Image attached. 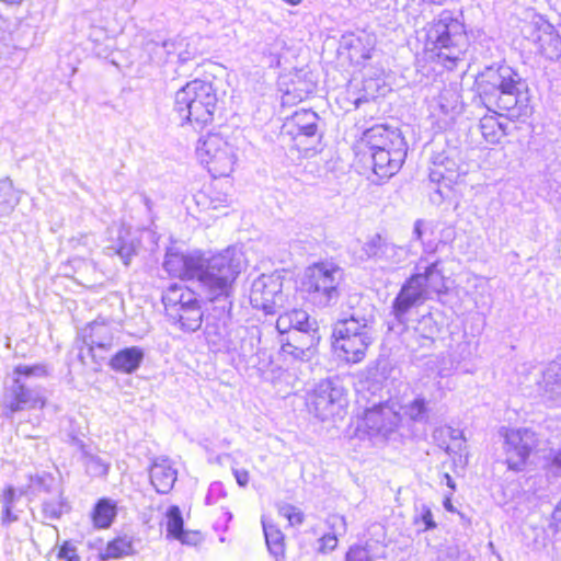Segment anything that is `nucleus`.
Masks as SVG:
<instances>
[{"mask_svg":"<svg viewBox=\"0 0 561 561\" xmlns=\"http://www.w3.org/2000/svg\"><path fill=\"white\" fill-rule=\"evenodd\" d=\"M262 525L270 553L276 561H283L285 557L284 535L275 525L267 523L264 518Z\"/></svg>","mask_w":561,"mask_h":561,"instance_id":"27","label":"nucleus"},{"mask_svg":"<svg viewBox=\"0 0 561 561\" xmlns=\"http://www.w3.org/2000/svg\"><path fill=\"white\" fill-rule=\"evenodd\" d=\"M438 102L443 113L449 114L457 112L459 106V94L456 90L446 89L440 93Z\"/></svg>","mask_w":561,"mask_h":561,"instance_id":"41","label":"nucleus"},{"mask_svg":"<svg viewBox=\"0 0 561 561\" xmlns=\"http://www.w3.org/2000/svg\"><path fill=\"white\" fill-rule=\"evenodd\" d=\"M167 316L188 332L197 331L203 322L201 300L195 291L181 284H171L162 295Z\"/></svg>","mask_w":561,"mask_h":561,"instance_id":"10","label":"nucleus"},{"mask_svg":"<svg viewBox=\"0 0 561 561\" xmlns=\"http://www.w3.org/2000/svg\"><path fill=\"white\" fill-rule=\"evenodd\" d=\"M327 524L331 533L337 536H343L346 533V522L344 516L331 515L327 519Z\"/></svg>","mask_w":561,"mask_h":561,"instance_id":"48","label":"nucleus"},{"mask_svg":"<svg viewBox=\"0 0 561 561\" xmlns=\"http://www.w3.org/2000/svg\"><path fill=\"white\" fill-rule=\"evenodd\" d=\"M383 238L380 234H375L363 245V252L369 259L378 261L379 252L382 247Z\"/></svg>","mask_w":561,"mask_h":561,"instance_id":"44","label":"nucleus"},{"mask_svg":"<svg viewBox=\"0 0 561 561\" xmlns=\"http://www.w3.org/2000/svg\"><path fill=\"white\" fill-rule=\"evenodd\" d=\"M22 495H27V491H24V489H20L19 493L16 490L9 485L7 486L1 496H0V503H1V524L2 526H9L12 523H15L19 520V515L16 512H14V506L18 500Z\"/></svg>","mask_w":561,"mask_h":561,"instance_id":"25","label":"nucleus"},{"mask_svg":"<svg viewBox=\"0 0 561 561\" xmlns=\"http://www.w3.org/2000/svg\"><path fill=\"white\" fill-rule=\"evenodd\" d=\"M420 518L423 522V524L425 526V529H431V528H434L436 526L435 522L433 520L432 512H431V510L428 507L424 506L422 508V512L420 514Z\"/></svg>","mask_w":561,"mask_h":561,"instance_id":"55","label":"nucleus"},{"mask_svg":"<svg viewBox=\"0 0 561 561\" xmlns=\"http://www.w3.org/2000/svg\"><path fill=\"white\" fill-rule=\"evenodd\" d=\"M318 121L319 116L316 112L299 110L293 114L285 127L289 128L288 133L299 145L302 144L304 138L314 142L318 138Z\"/></svg>","mask_w":561,"mask_h":561,"instance_id":"19","label":"nucleus"},{"mask_svg":"<svg viewBox=\"0 0 561 561\" xmlns=\"http://www.w3.org/2000/svg\"><path fill=\"white\" fill-rule=\"evenodd\" d=\"M308 341H304L299 344H296L298 341V336H296V341L291 339V341H287L283 343L280 346V355L287 359L291 358L294 360H308L311 356V344L312 337L308 336Z\"/></svg>","mask_w":561,"mask_h":561,"instance_id":"31","label":"nucleus"},{"mask_svg":"<svg viewBox=\"0 0 561 561\" xmlns=\"http://www.w3.org/2000/svg\"><path fill=\"white\" fill-rule=\"evenodd\" d=\"M278 513L280 516L285 517L291 526L300 525L304 522L301 511L290 504L279 505Z\"/></svg>","mask_w":561,"mask_h":561,"instance_id":"43","label":"nucleus"},{"mask_svg":"<svg viewBox=\"0 0 561 561\" xmlns=\"http://www.w3.org/2000/svg\"><path fill=\"white\" fill-rule=\"evenodd\" d=\"M480 98L489 111L505 112L511 121L530 116V95L527 82L511 66L492 65L479 76Z\"/></svg>","mask_w":561,"mask_h":561,"instance_id":"2","label":"nucleus"},{"mask_svg":"<svg viewBox=\"0 0 561 561\" xmlns=\"http://www.w3.org/2000/svg\"><path fill=\"white\" fill-rule=\"evenodd\" d=\"M50 368L45 363L34 365L20 364L12 371V382L5 387L3 394V405L7 410V416L13 413L43 408L45 400L41 389L32 387L30 381L33 378H46Z\"/></svg>","mask_w":561,"mask_h":561,"instance_id":"7","label":"nucleus"},{"mask_svg":"<svg viewBox=\"0 0 561 561\" xmlns=\"http://www.w3.org/2000/svg\"><path fill=\"white\" fill-rule=\"evenodd\" d=\"M308 407L321 421L342 417L347 407L344 387L339 380H321L309 394Z\"/></svg>","mask_w":561,"mask_h":561,"instance_id":"12","label":"nucleus"},{"mask_svg":"<svg viewBox=\"0 0 561 561\" xmlns=\"http://www.w3.org/2000/svg\"><path fill=\"white\" fill-rule=\"evenodd\" d=\"M551 526L556 531L561 533V500L552 512Z\"/></svg>","mask_w":561,"mask_h":561,"instance_id":"54","label":"nucleus"},{"mask_svg":"<svg viewBox=\"0 0 561 561\" xmlns=\"http://www.w3.org/2000/svg\"><path fill=\"white\" fill-rule=\"evenodd\" d=\"M389 363L388 360H378L377 364L374 367L368 368V377H367V390L370 389V387L374 388L373 396H376L377 390H381V381L387 379V374L389 371Z\"/></svg>","mask_w":561,"mask_h":561,"instance_id":"36","label":"nucleus"},{"mask_svg":"<svg viewBox=\"0 0 561 561\" xmlns=\"http://www.w3.org/2000/svg\"><path fill=\"white\" fill-rule=\"evenodd\" d=\"M179 58L181 59V61H186L188 59V57L185 56L183 53H179Z\"/></svg>","mask_w":561,"mask_h":561,"instance_id":"59","label":"nucleus"},{"mask_svg":"<svg viewBox=\"0 0 561 561\" xmlns=\"http://www.w3.org/2000/svg\"><path fill=\"white\" fill-rule=\"evenodd\" d=\"M371 56H370V51L369 50H365L363 54H362V58L363 59H369Z\"/></svg>","mask_w":561,"mask_h":561,"instance_id":"58","label":"nucleus"},{"mask_svg":"<svg viewBox=\"0 0 561 561\" xmlns=\"http://www.w3.org/2000/svg\"><path fill=\"white\" fill-rule=\"evenodd\" d=\"M434 157L435 158H440L443 160V161H440L442 164L444 165V167H442V169H443V171L446 172V175H447V186H449L459 176V165H458V163L453 158L447 156L445 152L437 153Z\"/></svg>","mask_w":561,"mask_h":561,"instance_id":"42","label":"nucleus"},{"mask_svg":"<svg viewBox=\"0 0 561 561\" xmlns=\"http://www.w3.org/2000/svg\"><path fill=\"white\" fill-rule=\"evenodd\" d=\"M374 320L373 311L359 306L350 305L347 310H342L332 331V346L340 357L352 364L365 358L374 341Z\"/></svg>","mask_w":561,"mask_h":561,"instance_id":"3","label":"nucleus"},{"mask_svg":"<svg viewBox=\"0 0 561 561\" xmlns=\"http://www.w3.org/2000/svg\"><path fill=\"white\" fill-rule=\"evenodd\" d=\"M494 113L495 115H485L480 119V130L483 138L490 144H497L506 135L507 125L500 122L497 115H505V112Z\"/></svg>","mask_w":561,"mask_h":561,"instance_id":"26","label":"nucleus"},{"mask_svg":"<svg viewBox=\"0 0 561 561\" xmlns=\"http://www.w3.org/2000/svg\"><path fill=\"white\" fill-rule=\"evenodd\" d=\"M425 45L438 64L453 70L469 47L462 12L442 11L427 30Z\"/></svg>","mask_w":561,"mask_h":561,"instance_id":"5","label":"nucleus"},{"mask_svg":"<svg viewBox=\"0 0 561 561\" xmlns=\"http://www.w3.org/2000/svg\"><path fill=\"white\" fill-rule=\"evenodd\" d=\"M537 442L536 433L529 428H506L504 451L508 469L522 471Z\"/></svg>","mask_w":561,"mask_h":561,"instance_id":"13","label":"nucleus"},{"mask_svg":"<svg viewBox=\"0 0 561 561\" xmlns=\"http://www.w3.org/2000/svg\"><path fill=\"white\" fill-rule=\"evenodd\" d=\"M68 510V503L60 491L55 492L53 497L42 503V513L47 519H59Z\"/></svg>","mask_w":561,"mask_h":561,"instance_id":"33","label":"nucleus"},{"mask_svg":"<svg viewBox=\"0 0 561 561\" xmlns=\"http://www.w3.org/2000/svg\"><path fill=\"white\" fill-rule=\"evenodd\" d=\"M368 403L371 405L364 409L357 422L356 435L360 439H369L374 445L396 439L402 421L397 402L368 399Z\"/></svg>","mask_w":561,"mask_h":561,"instance_id":"8","label":"nucleus"},{"mask_svg":"<svg viewBox=\"0 0 561 561\" xmlns=\"http://www.w3.org/2000/svg\"><path fill=\"white\" fill-rule=\"evenodd\" d=\"M362 144L368 151L385 149L407 148L403 137L396 129H389L383 125H375L366 129L362 137Z\"/></svg>","mask_w":561,"mask_h":561,"instance_id":"17","label":"nucleus"},{"mask_svg":"<svg viewBox=\"0 0 561 561\" xmlns=\"http://www.w3.org/2000/svg\"><path fill=\"white\" fill-rule=\"evenodd\" d=\"M316 322H310L309 314L302 309H293L278 316L276 328L280 333L290 332V337L296 341L300 333L313 330Z\"/></svg>","mask_w":561,"mask_h":561,"instance_id":"21","label":"nucleus"},{"mask_svg":"<svg viewBox=\"0 0 561 561\" xmlns=\"http://www.w3.org/2000/svg\"><path fill=\"white\" fill-rule=\"evenodd\" d=\"M546 467L548 474L554 478L561 477V447L550 451Z\"/></svg>","mask_w":561,"mask_h":561,"instance_id":"45","label":"nucleus"},{"mask_svg":"<svg viewBox=\"0 0 561 561\" xmlns=\"http://www.w3.org/2000/svg\"><path fill=\"white\" fill-rule=\"evenodd\" d=\"M407 252L402 247L396 245L383 238L378 261L388 265H397L405 260Z\"/></svg>","mask_w":561,"mask_h":561,"instance_id":"35","label":"nucleus"},{"mask_svg":"<svg viewBox=\"0 0 561 561\" xmlns=\"http://www.w3.org/2000/svg\"><path fill=\"white\" fill-rule=\"evenodd\" d=\"M225 496V489L221 482H213L209 488L208 492L206 494L205 501L206 504L211 505L214 504L218 499Z\"/></svg>","mask_w":561,"mask_h":561,"instance_id":"50","label":"nucleus"},{"mask_svg":"<svg viewBox=\"0 0 561 561\" xmlns=\"http://www.w3.org/2000/svg\"><path fill=\"white\" fill-rule=\"evenodd\" d=\"M282 280L279 276H259L251 286L250 301L253 308L263 310L266 314H275L283 307Z\"/></svg>","mask_w":561,"mask_h":561,"instance_id":"14","label":"nucleus"},{"mask_svg":"<svg viewBox=\"0 0 561 561\" xmlns=\"http://www.w3.org/2000/svg\"><path fill=\"white\" fill-rule=\"evenodd\" d=\"M538 394L554 404L561 403V357L551 360L536 380Z\"/></svg>","mask_w":561,"mask_h":561,"instance_id":"18","label":"nucleus"},{"mask_svg":"<svg viewBox=\"0 0 561 561\" xmlns=\"http://www.w3.org/2000/svg\"><path fill=\"white\" fill-rule=\"evenodd\" d=\"M440 161H443L440 158L433 157L428 178L431 182L445 183L447 186V175L446 172L442 169L444 165Z\"/></svg>","mask_w":561,"mask_h":561,"instance_id":"46","label":"nucleus"},{"mask_svg":"<svg viewBox=\"0 0 561 561\" xmlns=\"http://www.w3.org/2000/svg\"><path fill=\"white\" fill-rule=\"evenodd\" d=\"M530 38L538 46V50L547 58L553 60L561 55V38L554 27L547 21L539 19L529 25Z\"/></svg>","mask_w":561,"mask_h":561,"instance_id":"15","label":"nucleus"},{"mask_svg":"<svg viewBox=\"0 0 561 561\" xmlns=\"http://www.w3.org/2000/svg\"><path fill=\"white\" fill-rule=\"evenodd\" d=\"M226 515H227V520H230L232 518V514L231 513L227 512Z\"/></svg>","mask_w":561,"mask_h":561,"instance_id":"60","label":"nucleus"},{"mask_svg":"<svg viewBox=\"0 0 561 561\" xmlns=\"http://www.w3.org/2000/svg\"><path fill=\"white\" fill-rule=\"evenodd\" d=\"M232 473H233V476L236 478L237 483L240 486L244 488V486L248 485L249 478H250L248 470L240 469V468H233L232 469Z\"/></svg>","mask_w":561,"mask_h":561,"instance_id":"53","label":"nucleus"},{"mask_svg":"<svg viewBox=\"0 0 561 561\" xmlns=\"http://www.w3.org/2000/svg\"><path fill=\"white\" fill-rule=\"evenodd\" d=\"M54 484H55L54 477L49 473L43 472L42 474L31 476L30 484H28L27 489H25L24 491H27V494L30 492H32V493L44 492V493H48L51 495L55 493Z\"/></svg>","mask_w":561,"mask_h":561,"instance_id":"38","label":"nucleus"},{"mask_svg":"<svg viewBox=\"0 0 561 561\" xmlns=\"http://www.w3.org/2000/svg\"><path fill=\"white\" fill-rule=\"evenodd\" d=\"M167 536L186 543L184 531V520L182 512L178 505H171L165 512Z\"/></svg>","mask_w":561,"mask_h":561,"instance_id":"30","label":"nucleus"},{"mask_svg":"<svg viewBox=\"0 0 561 561\" xmlns=\"http://www.w3.org/2000/svg\"><path fill=\"white\" fill-rule=\"evenodd\" d=\"M218 105V96L213 83L193 80L179 89L174 95L173 112L180 124L204 127L211 123Z\"/></svg>","mask_w":561,"mask_h":561,"instance_id":"6","label":"nucleus"},{"mask_svg":"<svg viewBox=\"0 0 561 561\" xmlns=\"http://www.w3.org/2000/svg\"><path fill=\"white\" fill-rule=\"evenodd\" d=\"M415 332L425 341L434 342L435 336L439 333V327L432 313H426L419 319Z\"/></svg>","mask_w":561,"mask_h":561,"instance_id":"37","label":"nucleus"},{"mask_svg":"<svg viewBox=\"0 0 561 561\" xmlns=\"http://www.w3.org/2000/svg\"><path fill=\"white\" fill-rule=\"evenodd\" d=\"M196 156L214 178L228 176L237 161L232 145L218 134L201 138L196 146Z\"/></svg>","mask_w":561,"mask_h":561,"instance_id":"11","label":"nucleus"},{"mask_svg":"<svg viewBox=\"0 0 561 561\" xmlns=\"http://www.w3.org/2000/svg\"><path fill=\"white\" fill-rule=\"evenodd\" d=\"M445 479L447 481V485L450 486L451 489H455V483L448 473L445 474Z\"/></svg>","mask_w":561,"mask_h":561,"instance_id":"57","label":"nucleus"},{"mask_svg":"<svg viewBox=\"0 0 561 561\" xmlns=\"http://www.w3.org/2000/svg\"><path fill=\"white\" fill-rule=\"evenodd\" d=\"M403 410L404 414L415 423H427L428 421V402L424 397L417 396L405 404Z\"/></svg>","mask_w":561,"mask_h":561,"instance_id":"34","label":"nucleus"},{"mask_svg":"<svg viewBox=\"0 0 561 561\" xmlns=\"http://www.w3.org/2000/svg\"><path fill=\"white\" fill-rule=\"evenodd\" d=\"M343 270L332 262H319L307 267L301 282L306 299L318 308L337 302L341 296Z\"/></svg>","mask_w":561,"mask_h":561,"instance_id":"9","label":"nucleus"},{"mask_svg":"<svg viewBox=\"0 0 561 561\" xmlns=\"http://www.w3.org/2000/svg\"><path fill=\"white\" fill-rule=\"evenodd\" d=\"M339 537L340 536L334 535L332 533H329V534H325L324 536H322V538L320 539V541H321L320 550L323 552L334 550L337 545Z\"/></svg>","mask_w":561,"mask_h":561,"instance_id":"52","label":"nucleus"},{"mask_svg":"<svg viewBox=\"0 0 561 561\" xmlns=\"http://www.w3.org/2000/svg\"><path fill=\"white\" fill-rule=\"evenodd\" d=\"M345 561H371V559L367 549L354 546L348 549Z\"/></svg>","mask_w":561,"mask_h":561,"instance_id":"49","label":"nucleus"},{"mask_svg":"<svg viewBox=\"0 0 561 561\" xmlns=\"http://www.w3.org/2000/svg\"><path fill=\"white\" fill-rule=\"evenodd\" d=\"M145 357V352L139 346L125 347L118 351L110 360L113 370L124 374L136 371Z\"/></svg>","mask_w":561,"mask_h":561,"instance_id":"22","label":"nucleus"},{"mask_svg":"<svg viewBox=\"0 0 561 561\" xmlns=\"http://www.w3.org/2000/svg\"><path fill=\"white\" fill-rule=\"evenodd\" d=\"M415 270L402 284L391 305V314L400 324H407L408 313L412 308L423 305L446 288L440 260L427 262L425 257H421Z\"/></svg>","mask_w":561,"mask_h":561,"instance_id":"4","label":"nucleus"},{"mask_svg":"<svg viewBox=\"0 0 561 561\" xmlns=\"http://www.w3.org/2000/svg\"><path fill=\"white\" fill-rule=\"evenodd\" d=\"M150 482L160 494H168L178 479V471L169 458H156L150 466Z\"/></svg>","mask_w":561,"mask_h":561,"instance_id":"20","label":"nucleus"},{"mask_svg":"<svg viewBox=\"0 0 561 561\" xmlns=\"http://www.w3.org/2000/svg\"><path fill=\"white\" fill-rule=\"evenodd\" d=\"M449 436L453 440V446H448L446 451L448 454H459V457H461V451L466 448L463 433L459 430L449 428Z\"/></svg>","mask_w":561,"mask_h":561,"instance_id":"47","label":"nucleus"},{"mask_svg":"<svg viewBox=\"0 0 561 561\" xmlns=\"http://www.w3.org/2000/svg\"><path fill=\"white\" fill-rule=\"evenodd\" d=\"M163 267L173 277L196 280L207 300L218 304L216 308L221 313L230 312L234 282L241 272L240 256L236 249L228 248L214 255L169 249Z\"/></svg>","mask_w":561,"mask_h":561,"instance_id":"1","label":"nucleus"},{"mask_svg":"<svg viewBox=\"0 0 561 561\" xmlns=\"http://www.w3.org/2000/svg\"><path fill=\"white\" fill-rule=\"evenodd\" d=\"M83 462L88 474L91 477H104L110 469V463L96 455L84 454Z\"/></svg>","mask_w":561,"mask_h":561,"instance_id":"40","label":"nucleus"},{"mask_svg":"<svg viewBox=\"0 0 561 561\" xmlns=\"http://www.w3.org/2000/svg\"><path fill=\"white\" fill-rule=\"evenodd\" d=\"M176 45L174 41H163L161 44H157V48L163 49L167 55H171L176 53Z\"/></svg>","mask_w":561,"mask_h":561,"instance_id":"56","label":"nucleus"},{"mask_svg":"<svg viewBox=\"0 0 561 561\" xmlns=\"http://www.w3.org/2000/svg\"><path fill=\"white\" fill-rule=\"evenodd\" d=\"M84 342L91 352L95 348L108 350L112 346L113 334L106 324L95 321L91 323L90 333L85 336Z\"/></svg>","mask_w":561,"mask_h":561,"instance_id":"28","label":"nucleus"},{"mask_svg":"<svg viewBox=\"0 0 561 561\" xmlns=\"http://www.w3.org/2000/svg\"><path fill=\"white\" fill-rule=\"evenodd\" d=\"M371 159L373 172L380 180H388L399 172L405 156L407 148L385 149L367 152Z\"/></svg>","mask_w":561,"mask_h":561,"instance_id":"16","label":"nucleus"},{"mask_svg":"<svg viewBox=\"0 0 561 561\" xmlns=\"http://www.w3.org/2000/svg\"><path fill=\"white\" fill-rule=\"evenodd\" d=\"M138 242L128 230L121 229L117 239L105 247L104 253L108 256L117 255L125 265H128L137 252Z\"/></svg>","mask_w":561,"mask_h":561,"instance_id":"23","label":"nucleus"},{"mask_svg":"<svg viewBox=\"0 0 561 561\" xmlns=\"http://www.w3.org/2000/svg\"><path fill=\"white\" fill-rule=\"evenodd\" d=\"M20 202V195L14 190L12 181H0V216L10 215Z\"/></svg>","mask_w":561,"mask_h":561,"instance_id":"32","label":"nucleus"},{"mask_svg":"<svg viewBox=\"0 0 561 561\" xmlns=\"http://www.w3.org/2000/svg\"><path fill=\"white\" fill-rule=\"evenodd\" d=\"M117 515L116 503L111 499H101L94 505L92 520L98 528H108Z\"/></svg>","mask_w":561,"mask_h":561,"instance_id":"29","label":"nucleus"},{"mask_svg":"<svg viewBox=\"0 0 561 561\" xmlns=\"http://www.w3.org/2000/svg\"><path fill=\"white\" fill-rule=\"evenodd\" d=\"M58 558L64 561H80L76 547L68 541L59 548Z\"/></svg>","mask_w":561,"mask_h":561,"instance_id":"51","label":"nucleus"},{"mask_svg":"<svg viewBox=\"0 0 561 561\" xmlns=\"http://www.w3.org/2000/svg\"><path fill=\"white\" fill-rule=\"evenodd\" d=\"M133 550V542L128 537H117L107 543L104 556L106 558H121Z\"/></svg>","mask_w":561,"mask_h":561,"instance_id":"39","label":"nucleus"},{"mask_svg":"<svg viewBox=\"0 0 561 561\" xmlns=\"http://www.w3.org/2000/svg\"><path fill=\"white\" fill-rule=\"evenodd\" d=\"M436 229L437 225L433 221L417 219L414 222L412 239L421 242L424 253L432 254L438 250V245L442 241L434 238Z\"/></svg>","mask_w":561,"mask_h":561,"instance_id":"24","label":"nucleus"}]
</instances>
